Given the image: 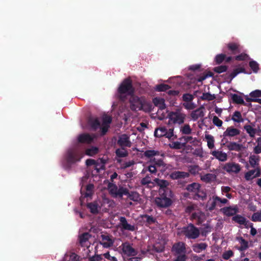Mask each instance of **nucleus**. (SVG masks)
Returning a JSON list of instances; mask_svg holds the SVG:
<instances>
[{"mask_svg": "<svg viewBox=\"0 0 261 261\" xmlns=\"http://www.w3.org/2000/svg\"><path fill=\"white\" fill-rule=\"evenodd\" d=\"M108 189L110 195L114 198L122 199L123 196H126V199L133 201H138L139 194L137 192L129 191V190L123 186H118L111 182H109Z\"/></svg>", "mask_w": 261, "mask_h": 261, "instance_id": "1", "label": "nucleus"}, {"mask_svg": "<svg viewBox=\"0 0 261 261\" xmlns=\"http://www.w3.org/2000/svg\"><path fill=\"white\" fill-rule=\"evenodd\" d=\"M84 154L82 151L78 149L72 148L69 149L65 155L66 162L65 166L66 169L69 170L72 165L80 162Z\"/></svg>", "mask_w": 261, "mask_h": 261, "instance_id": "2", "label": "nucleus"}, {"mask_svg": "<svg viewBox=\"0 0 261 261\" xmlns=\"http://www.w3.org/2000/svg\"><path fill=\"white\" fill-rule=\"evenodd\" d=\"M118 96L121 100L125 98L124 94L131 95L135 92V89L133 86L132 81L130 77L125 79L118 88Z\"/></svg>", "mask_w": 261, "mask_h": 261, "instance_id": "3", "label": "nucleus"}, {"mask_svg": "<svg viewBox=\"0 0 261 261\" xmlns=\"http://www.w3.org/2000/svg\"><path fill=\"white\" fill-rule=\"evenodd\" d=\"M173 194L171 190H167L164 193H159V196L155 198L154 202L158 207L160 208H166L169 207L172 204V198Z\"/></svg>", "mask_w": 261, "mask_h": 261, "instance_id": "4", "label": "nucleus"}, {"mask_svg": "<svg viewBox=\"0 0 261 261\" xmlns=\"http://www.w3.org/2000/svg\"><path fill=\"white\" fill-rule=\"evenodd\" d=\"M169 119L168 124H173L180 125L182 124L186 118V115L180 109H176L174 111L170 112L167 115Z\"/></svg>", "mask_w": 261, "mask_h": 261, "instance_id": "5", "label": "nucleus"}, {"mask_svg": "<svg viewBox=\"0 0 261 261\" xmlns=\"http://www.w3.org/2000/svg\"><path fill=\"white\" fill-rule=\"evenodd\" d=\"M181 233L189 239H196L199 237L200 231L193 224L190 223L181 228Z\"/></svg>", "mask_w": 261, "mask_h": 261, "instance_id": "6", "label": "nucleus"}, {"mask_svg": "<svg viewBox=\"0 0 261 261\" xmlns=\"http://www.w3.org/2000/svg\"><path fill=\"white\" fill-rule=\"evenodd\" d=\"M144 97H139L133 93L130 95L129 99V108L132 111L137 112L140 111L142 107Z\"/></svg>", "mask_w": 261, "mask_h": 261, "instance_id": "7", "label": "nucleus"}, {"mask_svg": "<svg viewBox=\"0 0 261 261\" xmlns=\"http://www.w3.org/2000/svg\"><path fill=\"white\" fill-rule=\"evenodd\" d=\"M120 247L121 248L122 253L127 256H134L138 254L137 250L133 248L128 242L123 243Z\"/></svg>", "mask_w": 261, "mask_h": 261, "instance_id": "8", "label": "nucleus"}, {"mask_svg": "<svg viewBox=\"0 0 261 261\" xmlns=\"http://www.w3.org/2000/svg\"><path fill=\"white\" fill-rule=\"evenodd\" d=\"M241 131L236 128L232 126L228 127L225 131L223 132V138L222 141H225L226 143L228 142V140L226 139L227 137H236L240 134Z\"/></svg>", "mask_w": 261, "mask_h": 261, "instance_id": "9", "label": "nucleus"}, {"mask_svg": "<svg viewBox=\"0 0 261 261\" xmlns=\"http://www.w3.org/2000/svg\"><path fill=\"white\" fill-rule=\"evenodd\" d=\"M153 180L154 183L160 187L159 193L163 194L166 192L167 190H171L168 187L169 185V182L167 180L160 179L158 178H155Z\"/></svg>", "mask_w": 261, "mask_h": 261, "instance_id": "10", "label": "nucleus"}, {"mask_svg": "<svg viewBox=\"0 0 261 261\" xmlns=\"http://www.w3.org/2000/svg\"><path fill=\"white\" fill-rule=\"evenodd\" d=\"M119 220L120 221L119 226L122 229L131 231H134L136 230L135 226L128 223L127 219L125 217H120L119 218Z\"/></svg>", "mask_w": 261, "mask_h": 261, "instance_id": "11", "label": "nucleus"}, {"mask_svg": "<svg viewBox=\"0 0 261 261\" xmlns=\"http://www.w3.org/2000/svg\"><path fill=\"white\" fill-rule=\"evenodd\" d=\"M261 175V169L259 167H257L253 170H250L245 174V178L246 180H250L252 179L259 177Z\"/></svg>", "mask_w": 261, "mask_h": 261, "instance_id": "12", "label": "nucleus"}, {"mask_svg": "<svg viewBox=\"0 0 261 261\" xmlns=\"http://www.w3.org/2000/svg\"><path fill=\"white\" fill-rule=\"evenodd\" d=\"M200 184L196 182H193L191 184L188 185L186 187V190L189 192L197 193V196L199 197H201L202 200H204L206 198V194L204 193L203 196L199 195L198 193L200 192Z\"/></svg>", "mask_w": 261, "mask_h": 261, "instance_id": "13", "label": "nucleus"}, {"mask_svg": "<svg viewBox=\"0 0 261 261\" xmlns=\"http://www.w3.org/2000/svg\"><path fill=\"white\" fill-rule=\"evenodd\" d=\"M223 169L228 173H239L241 170V166L239 164L231 162L226 163L223 167Z\"/></svg>", "mask_w": 261, "mask_h": 261, "instance_id": "14", "label": "nucleus"}, {"mask_svg": "<svg viewBox=\"0 0 261 261\" xmlns=\"http://www.w3.org/2000/svg\"><path fill=\"white\" fill-rule=\"evenodd\" d=\"M117 144L121 147H130L132 146L129 137L126 134L121 135L119 137Z\"/></svg>", "mask_w": 261, "mask_h": 261, "instance_id": "15", "label": "nucleus"}, {"mask_svg": "<svg viewBox=\"0 0 261 261\" xmlns=\"http://www.w3.org/2000/svg\"><path fill=\"white\" fill-rule=\"evenodd\" d=\"M204 110V108L203 106H201L199 108L196 109L191 112L190 114V117L192 120L196 121L199 118H202L204 117V113L203 110Z\"/></svg>", "mask_w": 261, "mask_h": 261, "instance_id": "16", "label": "nucleus"}, {"mask_svg": "<svg viewBox=\"0 0 261 261\" xmlns=\"http://www.w3.org/2000/svg\"><path fill=\"white\" fill-rule=\"evenodd\" d=\"M172 251L176 254H184L186 253V244L183 242L175 243L172 247Z\"/></svg>", "mask_w": 261, "mask_h": 261, "instance_id": "17", "label": "nucleus"}, {"mask_svg": "<svg viewBox=\"0 0 261 261\" xmlns=\"http://www.w3.org/2000/svg\"><path fill=\"white\" fill-rule=\"evenodd\" d=\"M189 177V173L180 171H173L170 174V177L173 180L185 179Z\"/></svg>", "mask_w": 261, "mask_h": 261, "instance_id": "18", "label": "nucleus"}, {"mask_svg": "<svg viewBox=\"0 0 261 261\" xmlns=\"http://www.w3.org/2000/svg\"><path fill=\"white\" fill-rule=\"evenodd\" d=\"M141 218L145 224V225L147 227H149L150 225L157 222L156 218L151 215L143 214L141 215Z\"/></svg>", "mask_w": 261, "mask_h": 261, "instance_id": "19", "label": "nucleus"}, {"mask_svg": "<svg viewBox=\"0 0 261 261\" xmlns=\"http://www.w3.org/2000/svg\"><path fill=\"white\" fill-rule=\"evenodd\" d=\"M101 241L100 242V244L102 245L104 248H109L113 246L114 241L110 236L102 234L101 235Z\"/></svg>", "mask_w": 261, "mask_h": 261, "instance_id": "20", "label": "nucleus"}, {"mask_svg": "<svg viewBox=\"0 0 261 261\" xmlns=\"http://www.w3.org/2000/svg\"><path fill=\"white\" fill-rule=\"evenodd\" d=\"M211 154L214 156L216 159L221 162H225L227 160L228 155L225 152L222 151L214 150L212 151Z\"/></svg>", "mask_w": 261, "mask_h": 261, "instance_id": "21", "label": "nucleus"}, {"mask_svg": "<svg viewBox=\"0 0 261 261\" xmlns=\"http://www.w3.org/2000/svg\"><path fill=\"white\" fill-rule=\"evenodd\" d=\"M88 124L91 127V129L93 131H96L100 126V122L97 118H89L88 119Z\"/></svg>", "mask_w": 261, "mask_h": 261, "instance_id": "22", "label": "nucleus"}, {"mask_svg": "<svg viewBox=\"0 0 261 261\" xmlns=\"http://www.w3.org/2000/svg\"><path fill=\"white\" fill-rule=\"evenodd\" d=\"M232 221L235 222L245 226V228H248L247 224H249V221L247 220L244 217L240 215H236L232 218Z\"/></svg>", "mask_w": 261, "mask_h": 261, "instance_id": "23", "label": "nucleus"}, {"mask_svg": "<svg viewBox=\"0 0 261 261\" xmlns=\"http://www.w3.org/2000/svg\"><path fill=\"white\" fill-rule=\"evenodd\" d=\"M93 140V137L89 134H82L78 137V141L82 143H91Z\"/></svg>", "mask_w": 261, "mask_h": 261, "instance_id": "24", "label": "nucleus"}, {"mask_svg": "<svg viewBox=\"0 0 261 261\" xmlns=\"http://www.w3.org/2000/svg\"><path fill=\"white\" fill-rule=\"evenodd\" d=\"M227 49L232 54L240 53L239 45L236 43L231 42L226 44Z\"/></svg>", "mask_w": 261, "mask_h": 261, "instance_id": "25", "label": "nucleus"}, {"mask_svg": "<svg viewBox=\"0 0 261 261\" xmlns=\"http://www.w3.org/2000/svg\"><path fill=\"white\" fill-rule=\"evenodd\" d=\"M152 102L155 106L158 107L161 110L166 108L165 100L163 98L155 97L153 98Z\"/></svg>", "mask_w": 261, "mask_h": 261, "instance_id": "26", "label": "nucleus"}, {"mask_svg": "<svg viewBox=\"0 0 261 261\" xmlns=\"http://www.w3.org/2000/svg\"><path fill=\"white\" fill-rule=\"evenodd\" d=\"M227 148L230 151H240L242 150L243 146L234 142H230L227 145Z\"/></svg>", "mask_w": 261, "mask_h": 261, "instance_id": "27", "label": "nucleus"}, {"mask_svg": "<svg viewBox=\"0 0 261 261\" xmlns=\"http://www.w3.org/2000/svg\"><path fill=\"white\" fill-rule=\"evenodd\" d=\"M215 196H213L212 199H210L206 203V207L210 211H213L217 205L221 207V205L218 204L217 200L215 199Z\"/></svg>", "mask_w": 261, "mask_h": 261, "instance_id": "28", "label": "nucleus"}, {"mask_svg": "<svg viewBox=\"0 0 261 261\" xmlns=\"http://www.w3.org/2000/svg\"><path fill=\"white\" fill-rule=\"evenodd\" d=\"M259 156H256L255 155L250 156L249 159V164L250 165V166L253 168H256L257 167H259Z\"/></svg>", "mask_w": 261, "mask_h": 261, "instance_id": "29", "label": "nucleus"}, {"mask_svg": "<svg viewBox=\"0 0 261 261\" xmlns=\"http://www.w3.org/2000/svg\"><path fill=\"white\" fill-rule=\"evenodd\" d=\"M207 245L205 243L195 244L193 246V250L196 253H200L206 249Z\"/></svg>", "mask_w": 261, "mask_h": 261, "instance_id": "30", "label": "nucleus"}, {"mask_svg": "<svg viewBox=\"0 0 261 261\" xmlns=\"http://www.w3.org/2000/svg\"><path fill=\"white\" fill-rule=\"evenodd\" d=\"M231 98L233 102L234 103L242 105L244 106L246 105V103L244 101L243 98L237 94H231Z\"/></svg>", "mask_w": 261, "mask_h": 261, "instance_id": "31", "label": "nucleus"}, {"mask_svg": "<svg viewBox=\"0 0 261 261\" xmlns=\"http://www.w3.org/2000/svg\"><path fill=\"white\" fill-rule=\"evenodd\" d=\"M152 110V105L151 102L146 100L144 98L143 102H142V107L140 108V111H143L145 112H150Z\"/></svg>", "mask_w": 261, "mask_h": 261, "instance_id": "32", "label": "nucleus"}, {"mask_svg": "<svg viewBox=\"0 0 261 261\" xmlns=\"http://www.w3.org/2000/svg\"><path fill=\"white\" fill-rule=\"evenodd\" d=\"M238 211V208L236 207L229 206L223 208V212L227 216H233L237 213Z\"/></svg>", "mask_w": 261, "mask_h": 261, "instance_id": "33", "label": "nucleus"}, {"mask_svg": "<svg viewBox=\"0 0 261 261\" xmlns=\"http://www.w3.org/2000/svg\"><path fill=\"white\" fill-rule=\"evenodd\" d=\"M87 207L90 210V212L93 214H96L98 213V204L96 202L88 203Z\"/></svg>", "mask_w": 261, "mask_h": 261, "instance_id": "34", "label": "nucleus"}, {"mask_svg": "<svg viewBox=\"0 0 261 261\" xmlns=\"http://www.w3.org/2000/svg\"><path fill=\"white\" fill-rule=\"evenodd\" d=\"M167 128L165 127H160L155 129L154 135L155 137L161 138L166 135Z\"/></svg>", "mask_w": 261, "mask_h": 261, "instance_id": "35", "label": "nucleus"}, {"mask_svg": "<svg viewBox=\"0 0 261 261\" xmlns=\"http://www.w3.org/2000/svg\"><path fill=\"white\" fill-rule=\"evenodd\" d=\"M246 73L245 69L243 67L237 68L233 69L232 72L229 75L230 80L231 81L239 73Z\"/></svg>", "mask_w": 261, "mask_h": 261, "instance_id": "36", "label": "nucleus"}, {"mask_svg": "<svg viewBox=\"0 0 261 261\" xmlns=\"http://www.w3.org/2000/svg\"><path fill=\"white\" fill-rule=\"evenodd\" d=\"M241 246L238 247V249L240 251H244L249 247L248 242L242 237H240L239 239Z\"/></svg>", "mask_w": 261, "mask_h": 261, "instance_id": "37", "label": "nucleus"}, {"mask_svg": "<svg viewBox=\"0 0 261 261\" xmlns=\"http://www.w3.org/2000/svg\"><path fill=\"white\" fill-rule=\"evenodd\" d=\"M169 146L173 149H180L185 148V143H182L181 141H174L169 144Z\"/></svg>", "mask_w": 261, "mask_h": 261, "instance_id": "38", "label": "nucleus"}, {"mask_svg": "<svg viewBox=\"0 0 261 261\" xmlns=\"http://www.w3.org/2000/svg\"><path fill=\"white\" fill-rule=\"evenodd\" d=\"M180 132L183 135H188L191 134L192 129L189 124H185L180 127Z\"/></svg>", "mask_w": 261, "mask_h": 261, "instance_id": "39", "label": "nucleus"}, {"mask_svg": "<svg viewBox=\"0 0 261 261\" xmlns=\"http://www.w3.org/2000/svg\"><path fill=\"white\" fill-rule=\"evenodd\" d=\"M231 119L236 122H242L244 121V119L242 118L241 113L239 111H235L232 116Z\"/></svg>", "mask_w": 261, "mask_h": 261, "instance_id": "40", "label": "nucleus"}, {"mask_svg": "<svg viewBox=\"0 0 261 261\" xmlns=\"http://www.w3.org/2000/svg\"><path fill=\"white\" fill-rule=\"evenodd\" d=\"M244 129L246 131V132L249 134V136L251 138H253L255 136V134L256 133V129L253 128L250 125H245L244 126Z\"/></svg>", "mask_w": 261, "mask_h": 261, "instance_id": "41", "label": "nucleus"}, {"mask_svg": "<svg viewBox=\"0 0 261 261\" xmlns=\"http://www.w3.org/2000/svg\"><path fill=\"white\" fill-rule=\"evenodd\" d=\"M86 192L85 193L84 197H91L93 194L94 185L93 184H88L86 186Z\"/></svg>", "mask_w": 261, "mask_h": 261, "instance_id": "42", "label": "nucleus"}, {"mask_svg": "<svg viewBox=\"0 0 261 261\" xmlns=\"http://www.w3.org/2000/svg\"><path fill=\"white\" fill-rule=\"evenodd\" d=\"M171 87L167 84H161L155 86V89L158 92H164L168 90Z\"/></svg>", "mask_w": 261, "mask_h": 261, "instance_id": "43", "label": "nucleus"}, {"mask_svg": "<svg viewBox=\"0 0 261 261\" xmlns=\"http://www.w3.org/2000/svg\"><path fill=\"white\" fill-rule=\"evenodd\" d=\"M115 153L116 155L119 158H124L128 155V152L126 150H125L124 147L117 149Z\"/></svg>", "mask_w": 261, "mask_h": 261, "instance_id": "44", "label": "nucleus"}, {"mask_svg": "<svg viewBox=\"0 0 261 261\" xmlns=\"http://www.w3.org/2000/svg\"><path fill=\"white\" fill-rule=\"evenodd\" d=\"M147 171H149V172H150L152 174H155L157 171L156 167L153 164L151 165H150L148 167L144 168V169H143V170L142 171V173H145Z\"/></svg>", "mask_w": 261, "mask_h": 261, "instance_id": "45", "label": "nucleus"}, {"mask_svg": "<svg viewBox=\"0 0 261 261\" xmlns=\"http://www.w3.org/2000/svg\"><path fill=\"white\" fill-rule=\"evenodd\" d=\"M144 155L145 156L148 158H150L155 155H159L160 152L154 150H147L144 152Z\"/></svg>", "mask_w": 261, "mask_h": 261, "instance_id": "46", "label": "nucleus"}, {"mask_svg": "<svg viewBox=\"0 0 261 261\" xmlns=\"http://www.w3.org/2000/svg\"><path fill=\"white\" fill-rule=\"evenodd\" d=\"M189 174L191 173L192 175L197 174L198 172L200 170V168L198 165H190L188 167Z\"/></svg>", "mask_w": 261, "mask_h": 261, "instance_id": "47", "label": "nucleus"}, {"mask_svg": "<svg viewBox=\"0 0 261 261\" xmlns=\"http://www.w3.org/2000/svg\"><path fill=\"white\" fill-rule=\"evenodd\" d=\"M98 148L92 146L86 150V154L89 156H93L98 152Z\"/></svg>", "mask_w": 261, "mask_h": 261, "instance_id": "48", "label": "nucleus"}, {"mask_svg": "<svg viewBox=\"0 0 261 261\" xmlns=\"http://www.w3.org/2000/svg\"><path fill=\"white\" fill-rule=\"evenodd\" d=\"M214 178V175L212 173H207L201 177V179L206 183L211 182Z\"/></svg>", "mask_w": 261, "mask_h": 261, "instance_id": "49", "label": "nucleus"}, {"mask_svg": "<svg viewBox=\"0 0 261 261\" xmlns=\"http://www.w3.org/2000/svg\"><path fill=\"white\" fill-rule=\"evenodd\" d=\"M89 238V234L87 232L84 233L80 236V243L82 246H83L84 244L88 241Z\"/></svg>", "mask_w": 261, "mask_h": 261, "instance_id": "50", "label": "nucleus"}, {"mask_svg": "<svg viewBox=\"0 0 261 261\" xmlns=\"http://www.w3.org/2000/svg\"><path fill=\"white\" fill-rule=\"evenodd\" d=\"M205 138L207 140V146L210 149H213L214 147V137L210 135H205Z\"/></svg>", "mask_w": 261, "mask_h": 261, "instance_id": "51", "label": "nucleus"}, {"mask_svg": "<svg viewBox=\"0 0 261 261\" xmlns=\"http://www.w3.org/2000/svg\"><path fill=\"white\" fill-rule=\"evenodd\" d=\"M226 55L224 54H220L216 56L215 58V62L216 64H221L225 59Z\"/></svg>", "mask_w": 261, "mask_h": 261, "instance_id": "52", "label": "nucleus"}, {"mask_svg": "<svg viewBox=\"0 0 261 261\" xmlns=\"http://www.w3.org/2000/svg\"><path fill=\"white\" fill-rule=\"evenodd\" d=\"M249 65L253 72L257 73L259 70V65L255 61H251L249 63Z\"/></svg>", "mask_w": 261, "mask_h": 261, "instance_id": "53", "label": "nucleus"}, {"mask_svg": "<svg viewBox=\"0 0 261 261\" xmlns=\"http://www.w3.org/2000/svg\"><path fill=\"white\" fill-rule=\"evenodd\" d=\"M215 98V95L214 94H211L210 93H203L202 95L201 96V99L202 100H206L208 101L213 100Z\"/></svg>", "mask_w": 261, "mask_h": 261, "instance_id": "54", "label": "nucleus"}, {"mask_svg": "<svg viewBox=\"0 0 261 261\" xmlns=\"http://www.w3.org/2000/svg\"><path fill=\"white\" fill-rule=\"evenodd\" d=\"M251 220L253 222H261V211L253 213Z\"/></svg>", "mask_w": 261, "mask_h": 261, "instance_id": "55", "label": "nucleus"}, {"mask_svg": "<svg viewBox=\"0 0 261 261\" xmlns=\"http://www.w3.org/2000/svg\"><path fill=\"white\" fill-rule=\"evenodd\" d=\"M228 66L226 65H220L214 68L213 70L216 73H221L226 71Z\"/></svg>", "mask_w": 261, "mask_h": 261, "instance_id": "56", "label": "nucleus"}, {"mask_svg": "<svg viewBox=\"0 0 261 261\" xmlns=\"http://www.w3.org/2000/svg\"><path fill=\"white\" fill-rule=\"evenodd\" d=\"M164 137L169 139H172V137H174L173 139L177 138V136L174 135V128L172 127L168 130L167 129L166 135H165Z\"/></svg>", "mask_w": 261, "mask_h": 261, "instance_id": "57", "label": "nucleus"}, {"mask_svg": "<svg viewBox=\"0 0 261 261\" xmlns=\"http://www.w3.org/2000/svg\"><path fill=\"white\" fill-rule=\"evenodd\" d=\"M179 140L181 141L182 143H185V147L186 146V144L188 142L191 143V141L193 139L192 136H183L179 138Z\"/></svg>", "mask_w": 261, "mask_h": 261, "instance_id": "58", "label": "nucleus"}, {"mask_svg": "<svg viewBox=\"0 0 261 261\" xmlns=\"http://www.w3.org/2000/svg\"><path fill=\"white\" fill-rule=\"evenodd\" d=\"M202 214L201 212H194L192 213L191 216V220H197L198 222H201V216Z\"/></svg>", "mask_w": 261, "mask_h": 261, "instance_id": "59", "label": "nucleus"}, {"mask_svg": "<svg viewBox=\"0 0 261 261\" xmlns=\"http://www.w3.org/2000/svg\"><path fill=\"white\" fill-rule=\"evenodd\" d=\"M112 117L110 116L105 115L102 118V124L110 126V124L112 122Z\"/></svg>", "mask_w": 261, "mask_h": 261, "instance_id": "60", "label": "nucleus"}, {"mask_svg": "<svg viewBox=\"0 0 261 261\" xmlns=\"http://www.w3.org/2000/svg\"><path fill=\"white\" fill-rule=\"evenodd\" d=\"M233 252L232 250H229L224 252L222 254V258L225 260H228L231 257L233 256Z\"/></svg>", "mask_w": 261, "mask_h": 261, "instance_id": "61", "label": "nucleus"}, {"mask_svg": "<svg viewBox=\"0 0 261 261\" xmlns=\"http://www.w3.org/2000/svg\"><path fill=\"white\" fill-rule=\"evenodd\" d=\"M182 98L184 101L191 102L194 99V96L191 94L186 93L182 95Z\"/></svg>", "mask_w": 261, "mask_h": 261, "instance_id": "62", "label": "nucleus"}, {"mask_svg": "<svg viewBox=\"0 0 261 261\" xmlns=\"http://www.w3.org/2000/svg\"><path fill=\"white\" fill-rule=\"evenodd\" d=\"M249 58V56L245 53H242L235 57V60L237 61H245Z\"/></svg>", "mask_w": 261, "mask_h": 261, "instance_id": "63", "label": "nucleus"}, {"mask_svg": "<svg viewBox=\"0 0 261 261\" xmlns=\"http://www.w3.org/2000/svg\"><path fill=\"white\" fill-rule=\"evenodd\" d=\"M250 96L254 98L261 97V90H255L250 93Z\"/></svg>", "mask_w": 261, "mask_h": 261, "instance_id": "64", "label": "nucleus"}]
</instances>
